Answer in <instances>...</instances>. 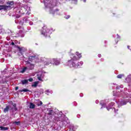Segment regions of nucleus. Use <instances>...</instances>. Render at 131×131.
I'll use <instances>...</instances> for the list:
<instances>
[{"label":"nucleus","mask_w":131,"mask_h":131,"mask_svg":"<svg viewBox=\"0 0 131 131\" xmlns=\"http://www.w3.org/2000/svg\"><path fill=\"white\" fill-rule=\"evenodd\" d=\"M26 70H27V67L23 68L20 71V73H24V72H26Z\"/></svg>","instance_id":"13"},{"label":"nucleus","mask_w":131,"mask_h":131,"mask_svg":"<svg viewBox=\"0 0 131 131\" xmlns=\"http://www.w3.org/2000/svg\"><path fill=\"white\" fill-rule=\"evenodd\" d=\"M47 32H49V29H47L45 31V27L43 28V32H41V34H43V35L45 36L47 35Z\"/></svg>","instance_id":"6"},{"label":"nucleus","mask_w":131,"mask_h":131,"mask_svg":"<svg viewBox=\"0 0 131 131\" xmlns=\"http://www.w3.org/2000/svg\"><path fill=\"white\" fill-rule=\"evenodd\" d=\"M19 92H30V93H31V91L28 90V89H24L21 90H19Z\"/></svg>","instance_id":"9"},{"label":"nucleus","mask_w":131,"mask_h":131,"mask_svg":"<svg viewBox=\"0 0 131 131\" xmlns=\"http://www.w3.org/2000/svg\"><path fill=\"white\" fill-rule=\"evenodd\" d=\"M56 12H59V9H55L54 11H52L50 12V14H53V15H54V14H56Z\"/></svg>","instance_id":"15"},{"label":"nucleus","mask_w":131,"mask_h":131,"mask_svg":"<svg viewBox=\"0 0 131 131\" xmlns=\"http://www.w3.org/2000/svg\"><path fill=\"white\" fill-rule=\"evenodd\" d=\"M19 89L18 86H16L15 87V91H18V89Z\"/></svg>","instance_id":"27"},{"label":"nucleus","mask_w":131,"mask_h":131,"mask_svg":"<svg viewBox=\"0 0 131 131\" xmlns=\"http://www.w3.org/2000/svg\"><path fill=\"white\" fill-rule=\"evenodd\" d=\"M64 18L67 19H69V18H70V15H66V16H64Z\"/></svg>","instance_id":"22"},{"label":"nucleus","mask_w":131,"mask_h":131,"mask_svg":"<svg viewBox=\"0 0 131 131\" xmlns=\"http://www.w3.org/2000/svg\"><path fill=\"white\" fill-rule=\"evenodd\" d=\"M37 79H38V80L41 81V77H38Z\"/></svg>","instance_id":"25"},{"label":"nucleus","mask_w":131,"mask_h":131,"mask_svg":"<svg viewBox=\"0 0 131 131\" xmlns=\"http://www.w3.org/2000/svg\"><path fill=\"white\" fill-rule=\"evenodd\" d=\"M77 61H78V58L74 56L71 60L68 61V65L71 66V67H73L74 68H80V67L82 66L83 62L82 61L78 62Z\"/></svg>","instance_id":"1"},{"label":"nucleus","mask_w":131,"mask_h":131,"mask_svg":"<svg viewBox=\"0 0 131 131\" xmlns=\"http://www.w3.org/2000/svg\"><path fill=\"white\" fill-rule=\"evenodd\" d=\"M84 3H85L86 2V0H83Z\"/></svg>","instance_id":"33"},{"label":"nucleus","mask_w":131,"mask_h":131,"mask_svg":"<svg viewBox=\"0 0 131 131\" xmlns=\"http://www.w3.org/2000/svg\"><path fill=\"white\" fill-rule=\"evenodd\" d=\"M15 3H14V1H8L7 2H6V5H7V7H8V9H9V10H11V9H12V7H13V6H14V4Z\"/></svg>","instance_id":"3"},{"label":"nucleus","mask_w":131,"mask_h":131,"mask_svg":"<svg viewBox=\"0 0 131 131\" xmlns=\"http://www.w3.org/2000/svg\"><path fill=\"white\" fill-rule=\"evenodd\" d=\"M38 81H35L34 82V84H32V88H36L38 84Z\"/></svg>","instance_id":"8"},{"label":"nucleus","mask_w":131,"mask_h":131,"mask_svg":"<svg viewBox=\"0 0 131 131\" xmlns=\"http://www.w3.org/2000/svg\"><path fill=\"white\" fill-rule=\"evenodd\" d=\"M17 110L18 108H17V107H14L15 111H17Z\"/></svg>","instance_id":"31"},{"label":"nucleus","mask_w":131,"mask_h":131,"mask_svg":"<svg viewBox=\"0 0 131 131\" xmlns=\"http://www.w3.org/2000/svg\"><path fill=\"white\" fill-rule=\"evenodd\" d=\"M127 48L129 49V46H127Z\"/></svg>","instance_id":"35"},{"label":"nucleus","mask_w":131,"mask_h":131,"mask_svg":"<svg viewBox=\"0 0 131 131\" xmlns=\"http://www.w3.org/2000/svg\"><path fill=\"white\" fill-rule=\"evenodd\" d=\"M12 46H15V43L14 42H11Z\"/></svg>","instance_id":"29"},{"label":"nucleus","mask_w":131,"mask_h":131,"mask_svg":"<svg viewBox=\"0 0 131 131\" xmlns=\"http://www.w3.org/2000/svg\"><path fill=\"white\" fill-rule=\"evenodd\" d=\"M28 80V81H30V82H32V81H33V78H30Z\"/></svg>","instance_id":"20"},{"label":"nucleus","mask_w":131,"mask_h":131,"mask_svg":"<svg viewBox=\"0 0 131 131\" xmlns=\"http://www.w3.org/2000/svg\"><path fill=\"white\" fill-rule=\"evenodd\" d=\"M123 76H124L123 74H119V75H117V78L121 79V78H122Z\"/></svg>","instance_id":"18"},{"label":"nucleus","mask_w":131,"mask_h":131,"mask_svg":"<svg viewBox=\"0 0 131 131\" xmlns=\"http://www.w3.org/2000/svg\"><path fill=\"white\" fill-rule=\"evenodd\" d=\"M48 114V115H53V114H54V111H53V110L49 111Z\"/></svg>","instance_id":"17"},{"label":"nucleus","mask_w":131,"mask_h":131,"mask_svg":"<svg viewBox=\"0 0 131 131\" xmlns=\"http://www.w3.org/2000/svg\"><path fill=\"white\" fill-rule=\"evenodd\" d=\"M28 63L30 64L29 67L30 70H33V69H34V65L33 64L30 63V62H28Z\"/></svg>","instance_id":"7"},{"label":"nucleus","mask_w":131,"mask_h":131,"mask_svg":"<svg viewBox=\"0 0 131 131\" xmlns=\"http://www.w3.org/2000/svg\"><path fill=\"white\" fill-rule=\"evenodd\" d=\"M21 83L22 84H26L28 83V79H24L21 80Z\"/></svg>","instance_id":"12"},{"label":"nucleus","mask_w":131,"mask_h":131,"mask_svg":"<svg viewBox=\"0 0 131 131\" xmlns=\"http://www.w3.org/2000/svg\"><path fill=\"white\" fill-rule=\"evenodd\" d=\"M2 10H4V11L9 10V6L7 5H0V11H2Z\"/></svg>","instance_id":"4"},{"label":"nucleus","mask_w":131,"mask_h":131,"mask_svg":"<svg viewBox=\"0 0 131 131\" xmlns=\"http://www.w3.org/2000/svg\"><path fill=\"white\" fill-rule=\"evenodd\" d=\"M35 59H36V55L31 56L29 57V61H30V62H33V60H35Z\"/></svg>","instance_id":"5"},{"label":"nucleus","mask_w":131,"mask_h":131,"mask_svg":"<svg viewBox=\"0 0 131 131\" xmlns=\"http://www.w3.org/2000/svg\"><path fill=\"white\" fill-rule=\"evenodd\" d=\"M14 123H15V124L17 125H19V124H20V121H15L14 122Z\"/></svg>","instance_id":"21"},{"label":"nucleus","mask_w":131,"mask_h":131,"mask_svg":"<svg viewBox=\"0 0 131 131\" xmlns=\"http://www.w3.org/2000/svg\"><path fill=\"white\" fill-rule=\"evenodd\" d=\"M111 108H108V107H107V110H108V111H109V110Z\"/></svg>","instance_id":"34"},{"label":"nucleus","mask_w":131,"mask_h":131,"mask_svg":"<svg viewBox=\"0 0 131 131\" xmlns=\"http://www.w3.org/2000/svg\"><path fill=\"white\" fill-rule=\"evenodd\" d=\"M100 61H101V62H103V61H104V58H101V59H100Z\"/></svg>","instance_id":"30"},{"label":"nucleus","mask_w":131,"mask_h":131,"mask_svg":"<svg viewBox=\"0 0 131 131\" xmlns=\"http://www.w3.org/2000/svg\"><path fill=\"white\" fill-rule=\"evenodd\" d=\"M13 107H14V108H16L17 105L16 104V103H14V104H13Z\"/></svg>","instance_id":"26"},{"label":"nucleus","mask_w":131,"mask_h":131,"mask_svg":"<svg viewBox=\"0 0 131 131\" xmlns=\"http://www.w3.org/2000/svg\"><path fill=\"white\" fill-rule=\"evenodd\" d=\"M50 64H55V65H58L59 62H57V59L55 58L48 59L47 61L44 62V65H46V66H49Z\"/></svg>","instance_id":"2"},{"label":"nucleus","mask_w":131,"mask_h":131,"mask_svg":"<svg viewBox=\"0 0 131 131\" xmlns=\"http://www.w3.org/2000/svg\"><path fill=\"white\" fill-rule=\"evenodd\" d=\"M117 111H118V110H115V113L117 112Z\"/></svg>","instance_id":"32"},{"label":"nucleus","mask_w":131,"mask_h":131,"mask_svg":"<svg viewBox=\"0 0 131 131\" xmlns=\"http://www.w3.org/2000/svg\"><path fill=\"white\" fill-rule=\"evenodd\" d=\"M30 109H34L35 108V105L33 103L31 102L30 103Z\"/></svg>","instance_id":"10"},{"label":"nucleus","mask_w":131,"mask_h":131,"mask_svg":"<svg viewBox=\"0 0 131 131\" xmlns=\"http://www.w3.org/2000/svg\"><path fill=\"white\" fill-rule=\"evenodd\" d=\"M46 93H49V91H46Z\"/></svg>","instance_id":"36"},{"label":"nucleus","mask_w":131,"mask_h":131,"mask_svg":"<svg viewBox=\"0 0 131 131\" xmlns=\"http://www.w3.org/2000/svg\"><path fill=\"white\" fill-rule=\"evenodd\" d=\"M127 102H126V101H123V103H122V105H126V103H127Z\"/></svg>","instance_id":"23"},{"label":"nucleus","mask_w":131,"mask_h":131,"mask_svg":"<svg viewBox=\"0 0 131 131\" xmlns=\"http://www.w3.org/2000/svg\"><path fill=\"white\" fill-rule=\"evenodd\" d=\"M98 57L99 58H101V57H102V55H101V54H98Z\"/></svg>","instance_id":"28"},{"label":"nucleus","mask_w":131,"mask_h":131,"mask_svg":"<svg viewBox=\"0 0 131 131\" xmlns=\"http://www.w3.org/2000/svg\"><path fill=\"white\" fill-rule=\"evenodd\" d=\"M9 109H10V106L9 105H7L5 108H4V113H7L9 111Z\"/></svg>","instance_id":"14"},{"label":"nucleus","mask_w":131,"mask_h":131,"mask_svg":"<svg viewBox=\"0 0 131 131\" xmlns=\"http://www.w3.org/2000/svg\"><path fill=\"white\" fill-rule=\"evenodd\" d=\"M17 48L19 50V52H22V50H23V48H21L19 46H17Z\"/></svg>","instance_id":"19"},{"label":"nucleus","mask_w":131,"mask_h":131,"mask_svg":"<svg viewBox=\"0 0 131 131\" xmlns=\"http://www.w3.org/2000/svg\"><path fill=\"white\" fill-rule=\"evenodd\" d=\"M40 105H42V102L40 101V104H37V106H40Z\"/></svg>","instance_id":"24"},{"label":"nucleus","mask_w":131,"mask_h":131,"mask_svg":"<svg viewBox=\"0 0 131 131\" xmlns=\"http://www.w3.org/2000/svg\"><path fill=\"white\" fill-rule=\"evenodd\" d=\"M76 56H77V57H78V58H81V54L79 53V52H76Z\"/></svg>","instance_id":"16"},{"label":"nucleus","mask_w":131,"mask_h":131,"mask_svg":"<svg viewBox=\"0 0 131 131\" xmlns=\"http://www.w3.org/2000/svg\"><path fill=\"white\" fill-rule=\"evenodd\" d=\"M9 129L8 127L0 126V130H8Z\"/></svg>","instance_id":"11"}]
</instances>
